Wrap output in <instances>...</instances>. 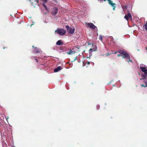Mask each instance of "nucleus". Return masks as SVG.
Listing matches in <instances>:
<instances>
[{
  "instance_id": "f257e3e1",
  "label": "nucleus",
  "mask_w": 147,
  "mask_h": 147,
  "mask_svg": "<svg viewBox=\"0 0 147 147\" xmlns=\"http://www.w3.org/2000/svg\"><path fill=\"white\" fill-rule=\"evenodd\" d=\"M118 53H119L120 54H122L124 56V57H122L123 58H127V59L129 60H127L128 62L132 61L131 60H130V56L129 55L126 51L122 50H119L118 51Z\"/></svg>"
},
{
  "instance_id": "f03ea898",
  "label": "nucleus",
  "mask_w": 147,
  "mask_h": 147,
  "mask_svg": "<svg viewBox=\"0 0 147 147\" xmlns=\"http://www.w3.org/2000/svg\"><path fill=\"white\" fill-rule=\"evenodd\" d=\"M57 32L59 35L61 36L64 35L66 33V30L63 29H59V28H58L57 30L55 31V32Z\"/></svg>"
},
{
  "instance_id": "7ed1b4c3",
  "label": "nucleus",
  "mask_w": 147,
  "mask_h": 147,
  "mask_svg": "<svg viewBox=\"0 0 147 147\" xmlns=\"http://www.w3.org/2000/svg\"><path fill=\"white\" fill-rule=\"evenodd\" d=\"M67 29V31L68 33L71 34H73L74 32V28H73L69 27L68 25L66 26L65 27Z\"/></svg>"
},
{
  "instance_id": "20e7f679",
  "label": "nucleus",
  "mask_w": 147,
  "mask_h": 147,
  "mask_svg": "<svg viewBox=\"0 0 147 147\" xmlns=\"http://www.w3.org/2000/svg\"><path fill=\"white\" fill-rule=\"evenodd\" d=\"M127 14H126L124 16V18H125L126 20L128 21L129 20V18L130 20H132V17L131 14L129 13V10L127 11Z\"/></svg>"
},
{
  "instance_id": "39448f33",
  "label": "nucleus",
  "mask_w": 147,
  "mask_h": 147,
  "mask_svg": "<svg viewBox=\"0 0 147 147\" xmlns=\"http://www.w3.org/2000/svg\"><path fill=\"white\" fill-rule=\"evenodd\" d=\"M86 25L91 29H94L96 28V26L92 23H87Z\"/></svg>"
},
{
  "instance_id": "423d86ee",
  "label": "nucleus",
  "mask_w": 147,
  "mask_h": 147,
  "mask_svg": "<svg viewBox=\"0 0 147 147\" xmlns=\"http://www.w3.org/2000/svg\"><path fill=\"white\" fill-rule=\"evenodd\" d=\"M107 1L109 2V4L111 5L113 7V10H114L115 9L116 7L115 6V3H113L112 1H111V0H107ZM103 1H106V0H103Z\"/></svg>"
},
{
  "instance_id": "0eeeda50",
  "label": "nucleus",
  "mask_w": 147,
  "mask_h": 147,
  "mask_svg": "<svg viewBox=\"0 0 147 147\" xmlns=\"http://www.w3.org/2000/svg\"><path fill=\"white\" fill-rule=\"evenodd\" d=\"M57 8L56 7H55L53 9L51 13L53 15H55L57 14Z\"/></svg>"
},
{
  "instance_id": "6e6552de",
  "label": "nucleus",
  "mask_w": 147,
  "mask_h": 147,
  "mask_svg": "<svg viewBox=\"0 0 147 147\" xmlns=\"http://www.w3.org/2000/svg\"><path fill=\"white\" fill-rule=\"evenodd\" d=\"M96 49L97 48L96 47L95 48H93L92 49L91 48L90 49L89 51L90 56H91L92 55V51L94 52L96 51Z\"/></svg>"
},
{
  "instance_id": "1a4fd4ad",
  "label": "nucleus",
  "mask_w": 147,
  "mask_h": 147,
  "mask_svg": "<svg viewBox=\"0 0 147 147\" xmlns=\"http://www.w3.org/2000/svg\"><path fill=\"white\" fill-rule=\"evenodd\" d=\"M40 50L39 49L37 48L36 47H35L33 50V53H39L40 52Z\"/></svg>"
},
{
  "instance_id": "9d476101",
  "label": "nucleus",
  "mask_w": 147,
  "mask_h": 147,
  "mask_svg": "<svg viewBox=\"0 0 147 147\" xmlns=\"http://www.w3.org/2000/svg\"><path fill=\"white\" fill-rule=\"evenodd\" d=\"M32 2L31 3V4L32 5H33L34 4H37L39 5L38 0H32Z\"/></svg>"
},
{
  "instance_id": "9b49d317",
  "label": "nucleus",
  "mask_w": 147,
  "mask_h": 147,
  "mask_svg": "<svg viewBox=\"0 0 147 147\" xmlns=\"http://www.w3.org/2000/svg\"><path fill=\"white\" fill-rule=\"evenodd\" d=\"M62 69V68L61 66H58V67L57 68H55L54 70V72H56L59 71L61 69Z\"/></svg>"
},
{
  "instance_id": "f8f14e48",
  "label": "nucleus",
  "mask_w": 147,
  "mask_h": 147,
  "mask_svg": "<svg viewBox=\"0 0 147 147\" xmlns=\"http://www.w3.org/2000/svg\"><path fill=\"white\" fill-rule=\"evenodd\" d=\"M140 69L144 73H146V71L147 70V69H146V67H140Z\"/></svg>"
},
{
  "instance_id": "ddd939ff",
  "label": "nucleus",
  "mask_w": 147,
  "mask_h": 147,
  "mask_svg": "<svg viewBox=\"0 0 147 147\" xmlns=\"http://www.w3.org/2000/svg\"><path fill=\"white\" fill-rule=\"evenodd\" d=\"M63 44V43L60 40L57 41L56 42V45H61Z\"/></svg>"
},
{
  "instance_id": "4468645a",
  "label": "nucleus",
  "mask_w": 147,
  "mask_h": 147,
  "mask_svg": "<svg viewBox=\"0 0 147 147\" xmlns=\"http://www.w3.org/2000/svg\"><path fill=\"white\" fill-rule=\"evenodd\" d=\"M75 52L74 51H72L71 50H70L69 51L67 52V53L68 55H72L74 54Z\"/></svg>"
},
{
  "instance_id": "2eb2a0df",
  "label": "nucleus",
  "mask_w": 147,
  "mask_h": 147,
  "mask_svg": "<svg viewBox=\"0 0 147 147\" xmlns=\"http://www.w3.org/2000/svg\"><path fill=\"white\" fill-rule=\"evenodd\" d=\"M141 77H142V78H140V80H144L146 79V76H145V74H142L141 75Z\"/></svg>"
},
{
  "instance_id": "dca6fc26",
  "label": "nucleus",
  "mask_w": 147,
  "mask_h": 147,
  "mask_svg": "<svg viewBox=\"0 0 147 147\" xmlns=\"http://www.w3.org/2000/svg\"><path fill=\"white\" fill-rule=\"evenodd\" d=\"M144 26L145 30H147V21H146V23L144 25Z\"/></svg>"
},
{
  "instance_id": "f3484780",
  "label": "nucleus",
  "mask_w": 147,
  "mask_h": 147,
  "mask_svg": "<svg viewBox=\"0 0 147 147\" xmlns=\"http://www.w3.org/2000/svg\"><path fill=\"white\" fill-rule=\"evenodd\" d=\"M32 59H34L36 61V62L38 63V60L36 59V57H32Z\"/></svg>"
},
{
  "instance_id": "a211bd4d",
  "label": "nucleus",
  "mask_w": 147,
  "mask_h": 147,
  "mask_svg": "<svg viewBox=\"0 0 147 147\" xmlns=\"http://www.w3.org/2000/svg\"><path fill=\"white\" fill-rule=\"evenodd\" d=\"M53 4L56 5L57 3V1L56 0H53Z\"/></svg>"
},
{
  "instance_id": "6ab92c4d",
  "label": "nucleus",
  "mask_w": 147,
  "mask_h": 147,
  "mask_svg": "<svg viewBox=\"0 0 147 147\" xmlns=\"http://www.w3.org/2000/svg\"><path fill=\"white\" fill-rule=\"evenodd\" d=\"M103 39V37L101 35H100L99 37V39L101 41H102Z\"/></svg>"
},
{
  "instance_id": "aec40b11",
  "label": "nucleus",
  "mask_w": 147,
  "mask_h": 147,
  "mask_svg": "<svg viewBox=\"0 0 147 147\" xmlns=\"http://www.w3.org/2000/svg\"><path fill=\"white\" fill-rule=\"evenodd\" d=\"M96 109L97 110H98L100 108V105H98L96 106Z\"/></svg>"
},
{
  "instance_id": "412c9836",
  "label": "nucleus",
  "mask_w": 147,
  "mask_h": 147,
  "mask_svg": "<svg viewBox=\"0 0 147 147\" xmlns=\"http://www.w3.org/2000/svg\"><path fill=\"white\" fill-rule=\"evenodd\" d=\"M43 6L44 7H45V8L47 10V6L45 5V4H44V3H43Z\"/></svg>"
},
{
  "instance_id": "4be33fe9",
  "label": "nucleus",
  "mask_w": 147,
  "mask_h": 147,
  "mask_svg": "<svg viewBox=\"0 0 147 147\" xmlns=\"http://www.w3.org/2000/svg\"><path fill=\"white\" fill-rule=\"evenodd\" d=\"M123 7H124L125 9H127V5H125L123 6Z\"/></svg>"
},
{
  "instance_id": "5701e85b",
  "label": "nucleus",
  "mask_w": 147,
  "mask_h": 147,
  "mask_svg": "<svg viewBox=\"0 0 147 147\" xmlns=\"http://www.w3.org/2000/svg\"><path fill=\"white\" fill-rule=\"evenodd\" d=\"M5 118L7 122L8 123V119H9V117L8 116H5Z\"/></svg>"
},
{
  "instance_id": "b1692460",
  "label": "nucleus",
  "mask_w": 147,
  "mask_h": 147,
  "mask_svg": "<svg viewBox=\"0 0 147 147\" xmlns=\"http://www.w3.org/2000/svg\"><path fill=\"white\" fill-rule=\"evenodd\" d=\"M77 59V57H75L74 58V60L73 61H71V62H74L75 61H76Z\"/></svg>"
},
{
  "instance_id": "393cba45",
  "label": "nucleus",
  "mask_w": 147,
  "mask_h": 147,
  "mask_svg": "<svg viewBox=\"0 0 147 147\" xmlns=\"http://www.w3.org/2000/svg\"><path fill=\"white\" fill-rule=\"evenodd\" d=\"M144 83H145V86H146V87H147V82L145 81L144 82Z\"/></svg>"
},
{
  "instance_id": "a878e982",
  "label": "nucleus",
  "mask_w": 147,
  "mask_h": 147,
  "mask_svg": "<svg viewBox=\"0 0 147 147\" xmlns=\"http://www.w3.org/2000/svg\"><path fill=\"white\" fill-rule=\"evenodd\" d=\"M141 87H146V86H145V85H144V84H141Z\"/></svg>"
},
{
  "instance_id": "bb28decb",
  "label": "nucleus",
  "mask_w": 147,
  "mask_h": 147,
  "mask_svg": "<svg viewBox=\"0 0 147 147\" xmlns=\"http://www.w3.org/2000/svg\"><path fill=\"white\" fill-rule=\"evenodd\" d=\"M111 53H107L106 54V55L107 56H108L109 55H110Z\"/></svg>"
},
{
  "instance_id": "cd10ccee",
  "label": "nucleus",
  "mask_w": 147,
  "mask_h": 147,
  "mask_svg": "<svg viewBox=\"0 0 147 147\" xmlns=\"http://www.w3.org/2000/svg\"><path fill=\"white\" fill-rule=\"evenodd\" d=\"M42 0V1H43L45 2H46L47 1V0Z\"/></svg>"
},
{
  "instance_id": "c85d7f7f",
  "label": "nucleus",
  "mask_w": 147,
  "mask_h": 147,
  "mask_svg": "<svg viewBox=\"0 0 147 147\" xmlns=\"http://www.w3.org/2000/svg\"><path fill=\"white\" fill-rule=\"evenodd\" d=\"M90 64V62L89 61H88L87 63V64Z\"/></svg>"
},
{
  "instance_id": "c756f323",
  "label": "nucleus",
  "mask_w": 147,
  "mask_h": 147,
  "mask_svg": "<svg viewBox=\"0 0 147 147\" xmlns=\"http://www.w3.org/2000/svg\"><path fill=\"white\" fill-rule=\"evenodd\" d=\"M121 56V55L120 54H118V55H117V56L118 57H120V56Z\"/></svg>"
},
{
  "instance_id": "7c9ffc66",
  "label": "nucleus",
  "mask_w": 147,
  "mask_h": 147,
  "mask_svg": "<svg viewBox=\"0 0 147 147\" xmlns=\"http://www.w3.org/2000/svg\"><path fill=\"white\" fill-rule=\"evenodd\" d=\"M117 51H115L114 53H113L114 54H116L117 53Z\"/></svg>"
},
{
  "instance_id": "2f4dec72",
  "label": "nucleus",
  "mask_w": 147,
  "mask_h": 147,
  "mask_svg": "<svg viewBox=\"0 0 147 147\" xmlns=\"http://www.w3.org/2000/svg\"><path fill=\"white\" fill-rule=\"evenodd\" d=\"M83 64L84 65H86V63H85L84 62H83Z\"/></svg>"
},
{
  "instance_id": "473e14b6",
  "label": "nucleus",
  "mask_w": 147,
  "mask_h": 147,
  "mask_svg": "<svg viewBox=\"0 0 147 147\" xmlns=\"http://www.w3.org/2000/svg\"><path fill=\"white\" fill-rule=\"evenodd\" d=\"M88 45H91V44L90 42H88Z\"/></svg>"
},
{
  "instance_id": "72a5a7b5",
  "label": "nucleus",
  "mask_w": 147,
  "mask_h": 147,
  "mask_svg": "<svg viewBox=\"0 0 147 147\" xmlns=\"http://www.w3.org/2000/svg\"><path fill=\"white\" fill-rule=\"evenodd\" d=\"M145 49H146L147 50V47H146L145 48Z\"/></svg>"
},
{
  "instance_id": "f704fd0d",
  "label": "nucleus",
  "mask_w": 147,
  "mask_h": 147,
  "mask_svg": "<svg viewBox=\"0 0 147 147\" xmlns=\"http://www.w3.org/2000/svg\"><path fill=\"white\" fill-rule=\"evenodd\" d=\"M32 47L33 48H34V46H33Z\"/></svg>"
},
{
  "instance_id": "c9c22d12",
  "label": "nucleus",
  "mask_w": 147,
  "mask_h": 147,
  "mask_svg": "<svg viewBox=\"0 0 147 147\" xmlns=\"http://www.w3.org/2000/svg\"><path fill=\"white\" fill-rule=\"evenodd\" d=\"M5 48V47H3V49H4Z\"/></svg>"
},
{
  "instance_id": "e433bc0d",
  "label": "nucleus",
  "mask_w": 147,
  "mask_h": 147,
  "mask_svg": "<svg viewBox=\"0 0 147 147\" xmlns=\"http://www.w3.org/2000/svg\"><path fill=\"white\" fill-rule=\"evenodd\" d=\"M90 58V57H88L87 58Z\"/></svg>"
},
{
  "instance_id": "4c0bfd02",
  "label": "nucleus",
  "mask_w": 147,
  "mask_h": 147,
  "mask_svg": "<svg viewBox=\"0 0 147 147\" xmlns=\"http://www.w3.org/2000/svg\"><path fill=\"white\" fill-rule=\"evenodd\" d=\"M138 51H139V49H138Z\"/></svg>"
}]
</instances>
